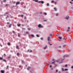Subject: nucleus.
<instances>
[{
  "label": "nucleus",
  "mask_w": 73,
  "mask_h": 73,
  "mask_svg": "<svg viewBox=\"0 0 73 73\" xmlns=\"http://www.w3.org/2000/svg\"><path fill=\"white\" fill-rule=\"evenodd\" d=\"M36 36L37 37H40V36H38V35H36Z\"/></svg>",
  "instance_id": "22"
},
{
  "label": "nucleus",
  "mask_w": 73,
  "mask_h": 73,
  "mask_svg": "<svg viewBox=\"0 0 73 73\" xmlns=\"http://www.w3.org/2000/svg\"><path fill=\"white\" fill-rule=\"evenodd\" d=\"M4 56L5 57V56H6V55L5 54H4Z\"/></svg>",
  "instance_id": "36"
},
{
  "label": "nucleus",
  "mask_w": 73,
  "mask_h": 73,
  "mask_svg": "<svg viewBox=\"0 0 73 73\" xmlns=\"http://www.w3.org/2000/svg\"><path fill=\"white\" fill-rule=\"evenodd\" d=\"M12 25V24H10V25L9 26V27L11 28V26Z\"/></svg>",
  "instance_id": "10"
},
{
  "label": "nucleus",
  "mask_w": 73,
  "mask_h": 73,
  "mask_svg": "<svg viewBox=\"0 0 73 73\" xmlns=\"http://www.w3.org/2000/svg\"><path fill=\"white\" fill-rule=\"evenodd\" d=\"M66 73H69V72H66Z\"/></svg>",
  "instance_id": "64"
},
{
  "label": "nucleus",
  "mask_w": 73,
  "mask_h": 73,
  "mask_svg": "<svg viewBox=\"0 0 73 73\" xmlns=\"http://www.w3.org/2000/svg\"><path fill=\"white\" fill-rule=\"evenodd\" d=\"M16 48L17 49L19 50L20 49V48H19V46L17 45L16 46Z\"/></svg>",
  "instance_id": "2"
},
{
  "label": "nucleus",
  "mask_w": 73,
  "mask_h": 73,
  "mask_svg": "<svg viewBox=\"0 0 73 73\" xmlns=\"http://www.w3.org/2000/svg\"><path fill=\"white\" fill-rule=\"evenodd\" d=\"M46 47H47V46H46V47H44V49H46Z\"/></svg>",
  "instance_id": "18"
},
{
  "label": "nucleus",
  "mask_w": 73,
  "mask_h": 73,
  "mask_svg": "<svg viewBox=\"0 0 73 73\" xmlns=\"http://www.w3.org/2000/svg\"><path fill=\"white\" fill-rule=\"evenodd\" d=\"M26 34H29V33H28V32H26Z\"/></svg>",
  "instance_id": "26"
},
{
  "label": "nucleus",
  "mask_w": 73,
  "mask_h": 73,
  "mask_svg": "<svg viewBox=\"0 0 73 73\" xmlns=\"http://www.w3.org/2000/svg\"><path fill=\"white\" fill-rule=\"evenodd\" d=\"M58 38H59L60 39H62V37H60V36H59L58 37Z\"/></svg>",
  "instance_id": "13"
},
{
  "label": "nucleus",
  "mask_w": 73,
  "mask_h": 73,
  "mask_svg": "<svg viewBox=\"0 0 73 73\" xmlns=\"http://www.w3.org/2000/svg\"><path fill=\"white\" fill-rule=\"evenodd\" d=\"M3 2H6V0H3Z\"/></svg>",
  "instance_id": "19"
},
{
  "label": "nucleus",
  "mask_w": 73,
  "mask_h": 73,
  "mask_svg": "<svg viewBox=\"0 0 73 73\" xmlns=\"http://www.w3.org/2000/svg\"><path fill=\"white\" fill-rule=\"evenodd\" d=\"M28 30H29V31H30V30H31V29L29 28H28Z\"/></svg>",
  "instance_id": "39"
},
{
  "label": "nucleus",
  "mask_w": 73,
  "mask_h": 73,
  "mask_svg": "<svg viewBox=\"0 0 73 73\" xmlns=\"http://www.w3.org/2000/svg\"><path fill=\"white\" fill-rule=\"evenodd\" d=\"M44 14L45 15H47V14H46V13H44Z\"/></svg>",
  "instance_id": "24"
},
{
  "label": "nucleus",
  "mask_w": 73,
  "mask_h": 73,
  "mask_svg": "<svg viewBox=\"0 0 73 73\" xmlns=\"http://www.w3.org/2000/svg\"><path fill=\"white\" fill-rule=\"evenodd\" d=\"M22 29H23V30H25V28H22Z\"/></svg>",
  "instance_id": "33"
},
{
  "label": "nucleus",
  "mask_w": 73,
  "mask_h": 73,
  "mask_svg": "<svg viewBox=\"0 0 73 73\" xmlns=\"http://www.w3.org/2000/svg\"><path fill=\"white\" fill-rule=\"evenodd\" d=\"M56 72L57 73L58 72V70H56Z\"/></svg>",
  "instance_id": "55"
},
{
  "label": "nucleus",
  "mask_w": 73,
  "mask_h": 73,
  "mask_svg": "<svg viewBox=\"0 0 73 73\" xmlns=\"http://www.w3.org/2000/svg\"><path fill=\"white\" fill-rule=\"evenodd\" d=\"M1 73H4L5 71H4V70H1Z\"/></svg>",
  "instance_id": "4"
},
{
  "label": "nucleus",
  "mask_w": 73,
  "mask_h": 73,
  "mask_svg": "<svg viewBox=\"0 0 73 73\" xmlns=\"http://www.w3.org/2000/svg\"><path fill=\"white\" fill-rule=\"evenodd\" d=\"M59 48H61V46H59Z\"/></svg>",
  "instance_id": "59"
},
{
  "label": "nucleus",
  "mask_w": 73,
  "mask_h": 73,
  "mask_svg": "<svg viewBox=\"0 0 73 73\" xmlns=\"http://www.w3.org/2000/svg\"><path fill=\"white\" fill-rule=\"evenodd\" d=\"M17 56H19V55H20V54H19V53H17Z\"/></svg>",
  "instance_id": "14"
},
{
  "label": "nucleus",
  "mask_w": 73,
  "mask_h": 73,
  "mask_svg": "<svg viewBox=\"0 0 73 73\" xmlns=\"http://www.w3.org/2000/svg\"><path fill=\"white\" fill-rule=\"evenodd\" d=\"M50 68H52V66L50 65Z\"/></svg>",
  "instance_id": "34"
},
{
  "label": "nucleus",
  "mask_w": 73,
  "mask_h": 73,
  "mask_svg": "<svg viewBox=\"0 0 73 73\" xmlns=\"http://www.w3.org/2000/svg\"><path fill=\"white\" fill-rule=\"evenodd\" d=\"M21 17H23V16H24V15H21Z\"/></svg>",
  "instance_id": "29"
},
{
  "label": "nucleus",
  "mask_w": 73,
  "mask_h": 73,
  "mask_svg": "<svg viewBox=\"0 0 73 73\" xmlns=\"http://www.w3.org/2000/svg\"><path fill=\"white\" fill-rule=\"evenodd\" d=\"M48 38L47 39V40L48 41H49V39H50V37H49V36H48Z\"/></svg>",
  "instance_id": "6"
},
{
  "label": "nucleus",
  "mask_w": 73,
  "mask_h": 73,
  "mask_svg": "<svg viewBox=\"0 0 73 73\" xmlns=\"http://www.w3.org/2000/svg\"><path fill=\"white\" fill-rule=\"evenodd\" d=\"M47 20H44V21H46Z\"/></svg>",
  "instance_id": "42"
},
{
  "label": "nucleus",
  "mask_w": 73,
  "mask_h": 73,
  "mask_svg": "<svg viewBox=\"0 0 73 73\" xmlns=\"http://www.w3.org/2000/svg\"><path fill=\"white\" fill-rule=\"evenodd\" d=\"M54 9L55 11H57V9H56V8L55 7Z\"/></svg>",
  "instance_id": "9"
},
{
  "label": "nucleus",
  "mask_w": 73,
  "mask_h": 73,
  "mask_svg": "<svg viewBox=\"0 0 73 73\" xmlns=\"http://www.w3.org/2000/svg\"><path fill=\"white\" fill-rule=\"evenodd\" d=\"M21 66H19V68H21Z\"/></svg>",
  "instance_id": "47"
},
{
  "label": "nucleus",
  "mask_w": 73,
  "mask_h": 73,
  "mask_svg": "<svg viewBox=\"0 0 73 73\" xmlns=\"http://www.w3.org/2000/svg\"><path fill=\"white\" fill-rule=\"evenodd\" d=\"M32 52V50H31L30 51V52Z\"/></svg>",
  "instance_id": "48"
},
{
  "label": "nucleus",
  "mask_w": 73,
  "mask_h": 73,
  "mask_svg": "<svg viewBox=\"0 0 73 73\" xmlns=\"http://www.w3.org/2000/svg\"><path fill=\"white\" fill-rule=\"evenodd\" d=\"M31 68V67H28V68H27V69L28 70L30 69Z\"/></svg>",
  "instance_id": "5"
},
{
  "label": "nucleus",
  "mask_w": 73,
  "mask_h": 73,
  "mask_svg": "<svg viewBox=\"0 0 73 73\" xmlns=\"http://www.w3.org/2000/svg\"><path fill=\"white\" fill-rule=\"evenodd\" d=\"M38 27L39 28H42L43 27V26H42L41 24H39L38 26Z\"/></svg>",
  "instance_id": "1"
},
{
  "label": "nucleus",
  "mask_w": 73,
  "mask_h": 73,
  "mask_svg": "<svg viewBox=\"0 0 73 73\" xmlns=\"http://www.w3.org/2000/svg\"><path fill=\"white\" fill-rule=\"evenodd\" d=\"M69 16L68 17H66V19H67L68 20L69 19Z\"/></svg>",
  "instance_id": "8"
},
{
  "label": "nucleus",
  "mask_w": 73,
  "mask_h": 73,
  "mask_svg": "<svg viewBox=\"0 0 73 73\" xmlns=\"http://www.w3.org/2000/svg\"><path fill=\"white\" fill-rule=\"evenodd\" d=\"M3 60V58L1 57L0 58V60Z\"/></svg>",
  "instance_id": "20"
},
{
  "label": "nucleus",
  "mask_w": 73,
  "mask_h": 73,
  "mask_svg": "<svg viewBox=\"0 0 73 73\" xmlns=\"http://www.w3.org/2000/svg\"><path fill=\"white\" fill-rule=\"evenodd\" d=\"M7 44L8 45H11V44H10V43L9 42H8Z\"/></svg>",
  "instance_id": "15"
},
{
  "label": "nucleus",
  "mask_w": 73,
  "mask_h": 73,
  "mask_svg": "<svg viewBox=\"0 0 73 73\" xmlns=\"http://www.w3.org/2000/svg\"><path fill=\"white\" fill-rule=\"evenodd\" d=\"M24 19H27V18L26 17H25Z\"/></svg>",
  "instance_id": "43"
},
{
  "label": "nucleus",
  "mask_w": 73,
  "mask_h": 73,
  "mask_svg": "<svg viewBox=\"0 0 73 73\" xmlns=\"http://www.w3.org/2000/svg\"><path fill=\"white\" fill-rule=\"evenodd\" d=\"M31 36H32V37H35V36H34V35H31Z\"/></svg>",
  "instance_id": "27"
},
{
  "label": "nucleus",
  "mask_w": 73,
  "mask_h": 73,
  "mask_svg": "<svg viewBox=\"0 0 73 73\" xmlns=\"http://www.w3.org/2000/svg\"><path fill=\"white\" fill-rule=\"evenodd\" d=\"M3 61H4V62H7V61H6V60H5V59H3Z\"/></svg>",
  "instance_id": "7"
},
{
  "label": "nucleus",
  "mask_w": 73,
  "mask_h": 73,
  "mask_svg": "<svg viewBox=\"0 0 73 73\" xmlns=\"http://www.w3.org/2000/svg\"><path fill=\"white\" fill-rule=\"evenodd\" d=\"M7 5H8V4H6V6H7Z\"/></svg>",
  "instance_id": "46"
},
{
  "label": "nucleus",
  "mask_w": 73,
  "mask_h": 73,
  "mask_svg": "<svg viewBox=\"0 0 73 73\" xmlns=\"http://www.w3.org/2000/svg\"><path fill=\"white\" fill-rule=\"evenodd\" d=\"M17 26H18V27H20V25H21V24H17Z\"/></svg>",
  "instance_id": "17"
},
{
  "label": "nucleus",
  "mask_w": 73,
  "mask_h": 73,
  "mask_svg": "<svg viewBox=\"0 0 73 73\" xmlns=\"http://www.w3.org/2000/svg\"><path fill=\"white\" fill-rule=\"evenodd\" d=\"M7 17H9V16H8V15H7Z\"/></svg>",
  "instance_id": "58"
},
{
  "label": "nucleus",
  "mask_w": 73,
  "mask_h": 73,
  "mask_svg": "<svg viewBox=\"0 0 73 73\" xmlns=\"http://www.w3.org/2000/svg\"><path fill=\"white\" fill-rule=\"evenodd\" d=\"M71 68H72V69H73V66L71 67Z\"/></svg>",
  "instance_id": "54"
},
{
  "label": "nucleus",
  "mask_w": 73,
  "mask_h": 73,
  "mask_svg": "<svg viewBox=\"0 0 73 73\" xmlns=\"http://www.w3.org/2000/svg\"><path fill=\"white\" fill-rule=\"evenodd\" d=\"M55 5H56L57 4V3L56 2H55Z\"/></svg>",
  "instance_id": "38"
},
{
  "label": "nucleus",
  "mask_w": 73,
  "mask_h": 73,
  "mask_svg": "<svg viewBox=\"0 0 73 73\" xmlns=\"http://www.w3.org/2000/svg\"><path fill=\"white\" fill-rule=\"evenodd\" d=\"M50 45H52V44H50Z\"/></svg>",
  "instance_id": "63"
},
{
  "label": "nucleus",
  "mask_w": 73,
  "mask_h": 73,
  "mask_svg": "<svg viewBox=\"0 0 73 73\" xmlns=\"http://www.w3.org/2000/svg\"><path fill=\"white\" fill-rule=\"evenodd\" d=\"M56 61H57V62H58V60H56Z\"/></svg>",
  "instance_id": "61"
},
{
  "label": "nucleus",
  "mask_w": 73,
  "mask_h": 73,
  "mask_svg": "<svg viewBox=\"0 0 73 73\" xmlns=\"http://www.w3.org/2000/svg\"><path fill=\"white\" fill-rule=\"evenodd\" d=\"M58 15V14H56V16H57Z\"/></svg>",
  "instance_id": "40"
},
{
  "label": "nucleus",
  "mask_w": 73,
  "mask_h": 73,
  "mask_svg": "<svg viewBox=\"0 0 73 73\" xmlns=\"http://www.w3.org/2000/svg\"><path fill=\"white\" fill-rule=\"evenodd\" d=\"M18 4H20V2H17L16 3V5H18Z\"/></svg>",
  "instance_id": "3"
},
{
  "label": "nucleus",
  "mask_w": 73,
  "mask_h": 73,
  "mask_svg": "<svg viewBox=\"0 0 73 73\" xmlns=\"http://www.w3.org/2000/svg\"><path fill=\"white\" fill-rule=\"evenodd\" d=\"M70 3H71L72 4H73V3H72V2H70Z\"/></svg>",
  "instance_id": "53"
},
{
  "label": "nucleus",
  "mask_w": 73,
  "mask_h": 73,
  "mask_svg": "<svg viewBox=\"0 0 73 73\" xmlns=\"http://www.w3.org/2000/svg\"><path fill=\"white\" fill-rule=\"evenodd\" d=\"M54 1H51V3H54Z\"/></svg>",
  "instance_id": "21"
},
{
  "label": "nucleus",
  "mask_w": 73,
  "mask_h": 73,
  "mask_svg": "<svg viewBox=\"0 0 73 73\" xmlns=\"http://www.w3.org/2000/svg\"><path fill=\"white\" fill-rule=\"evenodd\" d=\"M8 18V17H6V19H7Z\"/></svg>",
  "instance_id": "60"
},
{
  "label": "nucleus",
  "mask_w": 73,
  "mask_h": 73,
  "mask_svg": "<svg viewBox=\"0 0 73 73\" xmlns=\"http://www.w3.org/2000/svg\"><path fill=\"white\" fill-rule=\"evenodd\" d=\"M8 67H9V66H7V69H8Z\"/></svg>",
  "instance_id": "49"
},
{
  "label": "nucleus",
  "mask_w": 73,
  "mask_h": 73,
  "mask_svg": "<svg viewBox=\"0 0 73 73\" xmlns=\"http://www.w3.org/2000/svg\"><path fill=\"white\" fill-rule=\"evenodd\" d=\"M67 32H69V30H67Z\"/></svg>",
  "instance_id": "52"
},
{
  "label": "nucleus",
  "mask_w": 73,
  "mask_h": 73,
  "mask_svg": "<svg viewBox=\"0 0 73 73\" xmlns=\"http://www.w3.org/2000/svg\"><path fill=\"white\" fill-rule=\"evenodd\" d=\"M25 7H25V6H24V8H25Z\"/></svg>",
  "instance_id": "62"
},
{
  "label": "nucleus",
  "mask_w": 73,
  "mask_h": 73,
  "mask_svg": "<svg viewBox=\"0 0 73 73\" xmlns=\"http://www.w3.org/2000/svg\"><path fill=\"white\" fill-rule=\"evenodd\" d=\"M5 14H6V15H7L8 14V13H5Z\"/></svg>",
  "instance_id": "28"
},
{
  "label": "nucleus",
  "mask_w": 73,
  "mask_h": 73,
  "mask_svg": "<svg viewBox=\"0 0 73 73\" xmlns=\"http://www.w3.org/2000/svg\"><path fill=\"white\" fill-rule=\"evenodd\" d=\"M41 1H39L38 2V3H41Z\"/></svg>",
  "instance_id": "32"
},
{
  "label": "nucleus",
  "mask_w": 73,
  "mask_h": 73,
  "mask_svg": "<svg viewBox=\"0 0 73 73\" xmlns=\"http://www.w3.org/2000/svg\"><path fill=\"white\" fill-rule=\"evenodd\" d=\"M9 22H7V24H9Z\"/></svg>",
  "instance_id": "57"
},
{
  "label": "nucleus",
  "mask_w": 73,
  "mask_h": 73,
  "mask_svg": "<svg viewBox=\"0 0 73 73\" xmlns=\"http://www.w3.org/2000/svg\"><path fill=\"white\" fill-rule=\"evenodd\" d=\"M41 3L42 4H44V1H41Z\"/></svg>",
  "instance_id": "12"
},
{
  "label": "nucleus",
  "mask_w": 73,
  "mask_h": 73,
  "mask_svg": "<svg viewBox=\"0 0 73 73\" xmlns=\"http://www.w3.org/2000/svg\"><path fill=\"white\" fill-rule=\"evenodd\" d=\"M62 71H64V68H62Z\"/></svg>",
  "instance_id": "31"
},
{
  "label": "nucleus",
  "mask_w": 73,
  "mask_h": 73,
  "mask_svg": "<svg viewBox=\"0 0 73 73\" xmlns=\"http://www.w3.org/2000/svg\"><path fill=\"white\" fill-rule=\"evenodd\" d=\"M70 29V27H68V29Z\"/></svg>",
  "instance_id": "35"
},
{
  "label": "nucleus",
  "mask_w": 73,
  "mask_h": 73,
  "mask_svg": "<svg viewBox=\"0 0 73 73\" xmlns=\"http://www.w3.org/2000/svg\"><path fill=\"white\" fill-rule=\"evenodd\" d=\"M47 7H49V3L47 4Z\"/></svg>",
  "instance_id": "11"
},
{
  "label": "nucleus",
  "mask_w": 73,
  "mask_h": 73,
  "mask_svg": "<svg viewBox=\"0 0 73 73\" xmlns=\"http://www.w3.org/2000/svg\"><path fill=\"white\" fill-rule=\"evenodd\" d=\"M22 64H24L25 62H24V61H23V60H22Z\"/></svg>",
  "instance_id": "16"
},
{
  "label": "nucleus",
  "mask_w": 73,
  "mask_h": 73,
  "mask_svg": "<svg viewBox=\"0 0 73 73\" xmlns=\"http://www.w3.org/2000/svg\"><path fill=\"white\" fill-rule=\"evenodd\" d=\"M68 70V69H65V71H66V70Z\"/></svg>",
  "instance_id": "25"
},
{
  "label": "nucleus",
  "mask_w": 73,
  "mask_h": 73,
  "mask_svg": "<svg viewBox=\"0 0 73 73\" xmlns=\"http://www.w3.org/2000/svg\"><path fill=\"white\" fill-rule=\"evenodd\" d=\"M13 33H15V32L14 31H13Z\"/></svg>",
  "instance_id": "37"
},
{
  "label": "nucleus",
  "mask_w": 73,
  "mask_h": 73,
  "mask_svg": "<svg viewBox=\"0 0 73 73\" xmlns=\"http://www.w3.org/2000/svg\"><path fill=\"white\" fill-rule=\"evenodd\" d=\"M35 1V2H38V0H36Z\"/></svg>",
  "instance_id": "30"
},
{
  "label": "nucleus",
  "mask_w": 73,
  "mask_h": 73,
  "mask_svg": "<svg viewBox=\"0 0 73 73\" xmlns=\"http://www.w3.org/2000/svg\"><path fill=\"white\" fill-rule=\"evenodd\" d=\"M65 66H66V67H67V66H68V65H66Z\"/></svg>",
  "instance_id": "45"
},
{
  "label": "nucleus",
  "mask_w": 73,
  "mask_h": 73,
  "mask_svg": "<svg viewBox=\"0 0 73 73\" xmlns=\"http://www.w3.org/2000/svg\"><path fill=\"white\" fill-rule=\"evenodd\" d=\"M65 46H66L65 45H64L63 46V47H65Z\"/></svg>",
  "instance_id": "51"
},
{
  "label": "nucleus",
  "mask_w": 73,
  "mask_h": 73,
  "mask_svg": "<svg viewBox=\"0 0 73 73\" xmlns=\"http://www.w3.org/2000/svg\"><path fill=\"white\" fill-rule=\"evenodd\" d=\"M18 37H20V35L19 34H18Z\"/></svg>",
  "instance_id": "41"
},
{
  "label": "nucleus",
  "mask_w": 73,
  "mask_h": 73,
  "mask_svg": "<svg viewBox=\"0 0 73 73\" xmlns=\"http://www.w3.org/2000/svg\"><path fill=\"white\" fill-rule=\"evenodd\" d=\"M11 55H10L8 57L9 58H11Z\"/></svg>",
  "instance_id": "23"
},
{
  "label": "nucleus",
  "mask_w": 73,
  "mask_h": 73,
  "mask_svg": "<svg viewBox=\"0 0 73 73\" xmlns=\"http://www.w3.org/2000/svg\"><path fill=\"white\" fill-rule=\"evenodd\" d=\"M52 61H54V59H53Z\"/></svg>",
  "instance_id": "50"
},
{
  "label": "nucleus",
  "mask_w": 73,
  "mask_h": 73,
  "mask_svg": "<svg viewBox=\"0 0 73 73\" xmlns=\"http://www.w3.org/2000/svg\"><path fill=\"white\" fill-rule=\"evenodd\" d=\"M11 18H13V17H12V16H11L10 17Z\"/></svg>",
  "instance_id": "44"
},
{
  "label": "nucleus",
  "mask_w": 73,
  "mask_h": 73,
  "mask_svg": "<svg viewBox=\"0 0 73 73\" xmlns=\"http://www.w3.org/2000/svg\"><path fill=\"white\" fill-rule=\"evenodd\" d=\"M40 39H41V40H43V39L42 38H41Z\"/></svg>",
  "instance_id": "56"
}]
</instances>
